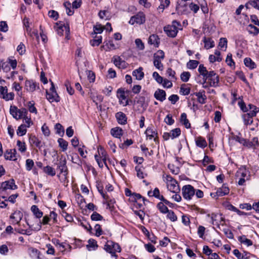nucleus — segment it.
<instances>
[{
  "label": "nucleus",
  "instance_id": "obj_1",
  "mask_svg": "<svg viewBox=\"0 0 259 259\" xmlns=\"http://www.w3.org/2000/svg\"><path fill=\"white\" fill-rule=\"evenodd\" d=\"M163 180L165 181L168 190L172 193H179L180 191V186L177 181L171 176L166 175L163 176Z\"/></svg>",
  "mask_w": 259,
  "mask_h": 259
},
{
  "label": "nucleus",
  "instance_id": "obj_2",
  "mask_svg": "<svg viewBox=\"0 0 259 259\" xmlns=\"http://www.w3.org/2000/svg\"><path fill=\"white\" fill-rule=\"evenodd\" d=\"M104 248L107 252L111 254L112 257H116L117 255L116 254V252H120L121 251L119 244L112 241H107Z\"/></svg>",
  "mask_w": 259,
  "mask_h": 259
},
{
  "label": "nucleus",
  "instance_id": "obj_3",
  "mask_svg": "<svg viewBox=\"0 0 259 259\" xmlns=\"http://www.w3.org/2000/svg\"><path fill=\"white\" fill-rule=\"evenodd\" d=\"M195 189L191 185H186L182 188V194L183 198L187 200H190L194 196Z\"/></svg>",
  "mask_w": 259,
  "mask_h": 259
},
{
  "label": "nucleus",
  "instance_id": "obj_4",
  "mask_svg": "<svg viewBox=\"0 0 259 259\" xmlns=\"http://www.w3.org/2000/svg\"><path fill=\"white\" fill-rule=\"evenodd\" d=\"M46 98L51 103L54 102H58L60 101V97L55 90L53 82H51V87L50 89L49 92L48 90L46 91Z\"/></svg>",
  "mask_w": 259,
  "mask_h": 259
},
{
  "label": "nucleus",
  "instance_id": "obj_5",
  "mask_svg": "<svg viewBox=\"0 0 259 259\" xmlns=\"http://www.w3.org/2000/svg\"><path fill=\"white\" fill-rule=\"evenodd\" d=\"M204 79L205 82L208 80L210 87H217L219 85V77L213 71H209Z\"/></svg>",
  "mask_w": 259,
  "mask_h": 259
},
{
  "label": "nucleus",
  "instance_id": "obj_6",
  "mask_svg": "<svg viewBox=\"0 0 259 259\" xmlns=\"http://www.w3.org/2000/svg\"><path fill=\"white\" fill-rule=\"evenodd\" d=\"M164 58V53L162 50H159L155 54L154 56L153 64L154 66L158 69L162 70L163 66L161 63V61Z\"/></svg>",
  "mask_w": 259,
  "mask_h": 259
},
{
  "label": "nucleus",
  "instance_id": "obj_7",
  "mask_svg": "<svg viewBox=\"0 0 259 259\" xmlns=\"http://www.w3.org/2000/svg\"><path fill=\"white\" fill-rule=\"evenodd\" d=\"M145 14L143 12H140L131 18L129 23L131 25L142 24L145 23Z\"/></svg>",
  "mask_w": 259,
  "mask_h": 259
},
{
  "label": "nucleus",
  "instance_id": "obj_8",
  "mask_svg": "<svg viewBox=\"0 0 259 259\" xmlns=\"http://www.w3.org/2000/svg\"><path fill=\"white\" fill-rule=\"evenodd\" d=\"M112 61L114 64L120 69H125L127 67V64L119 56H114L112 58Z\"/></svg>",
  "mask_w": 259,
  "mask_h": 259
},
{
  "label": "nucleus",
  "instance_id": "obj_9",
  "mask_svg": "<svg viewBox=\"0 0 259 259\" xmlns=\"http://www.w3.org/2000/svg\"><path fill=\"white\" fill-rule=\"evenodd\" d=\"M1 188L3 191L8 189L15 190L17 188V186L15 185L14 180L11 179L9 181L3 182Z\"/></svg>",
  "mask_w": 259,
  "mask_h": 259
},
{
  "label": "nucleus",
  "instance_id": "obj_10",
  "mask_svg": "<svg viewBox=\"0 0 259 259\" xmlns=\"http://www.w3.org/2000/svg\"><path fill=\"white\" fill-rule=\"evenodd\" d=\"M104 44V45L101 47V50H104L106 51H110L115 50L117 48L113 43V40L111 39L105 40Z\"/></svg>",
  "mask_w": 259,
  "mask_h": 259
},
{
  "label": "nucleus",
  "instance_id": "obj_11",
  "mask_svg": "<svg viewBox=\"0 0 259 259\" xmlns=\"http://www.w3.org/2000/svg\"><path fill=\"white\" fill-rule=\"evenodd\" d=\"M207 217L210 218L211 223L212 224L219 225L222 221H224V218L221 214L212 213L211 215L208 214Z\"/></svg>",
  "mask_w": 259,
  "mask_h": 259
},
{
  "label": "nucleus",
  "instance_id": "obj_12",
  "mask_svg": "<svg viewBox=\"0 0 259 259\" xmlns=\"http://www.w3.org/2000/svg\"><path fill=\"white\" fill-rule=\"evenodd\" d=\"M16 150L15 149L7 150L4 154L5 158L7 160L15 161L17 159Z\"/></svg>",
  "mask_w": 259,
  "mask_h": 259
},
{
  "label": "nucleus",
  "instance_id": "obj_13",
  "mask_svg": "<svg viewBox=\"0 0 259 259\" xmlns=\"http://www.w3.org/2000/svg\"><path fill=\"white\" fill-rule=\"evenodd\" d=\"M229 193V189L228 187H226L225 185H223L221 188H219L216 193L215 194L211 193V196L213 197V195L214 197L215 196H223L226 195H227Z\"/></svg>",
  "mask_w": 259,
  "mask_h": 259
},
{
  "label": "nucleus",
  "instance_id": "obj_14",
  "mask_svg": "<svg viewBox=\"0 0 259 259\" xmlns=\"http://www.w3.org/2000/svg\"><path fill=\"white\" fill-rule=\"evenodd\" d=\"M66 160H60L58 164V168L60 170V173L66 176L68 174V169L66 165Z\"/></svg>",
  "mask_w": 259,
  "mask_h": 259
},
{
  "label": "nucleus",
  "instance_id": "obj_15",
  "mask_svg": "<svg viewBox=\"0 0 259 259\" xmlns=\"http://www.w3.org/2000/svg\"><path fill=\"white\" fill-rule=\"evenodd\" d=\"M64 30L65 31L66 34V37H68L69 33V31H70L69 26L68 24H67L66 25H65L64 24H61V25H59V26L58 27V28L57 29V33L60 36L63 35V31Z\"/></svg>",
  "mask_w": 259,
  "mask_h": 259
},
{
  "label": "nucleus",
  "instance_id": "obj_16",
  "mask_svg": "<svg viewBox=\"0 0 259 259\" xmlns=\"http://www.w3.org/2000/svg\"><path fill=\"white\" fill-rule=\"evenodd\" d=\"M154 96L157 100L163 102L166 99V93L163 90L158 89L155 91Z\"/></svg>",
  "mask_w": 259,
  "mask_h": 259
},
{
  "label": "nucleus",
  "instance_id": "obj_17",
  "mask_svg": "<svg viewBox=\"0 0 259 259\" xmlns=\"http://www.w3.org/2000/svg\"><path fill=\"white\" fill-rule=\"evenodd\" d=\"M36 84L32 80H27L25 83V89L29 92H33L36 90Z\"/></svg>",
  "mask_w": 259,
  "mask_h": 259
},
{
  "label": "nucleus",
  "instance_id": "obj_18",
  "mask_svg": "<svg viewBox=\"0 0 259 259\" xmlns=\"http://www.w3.org/2000/svg\"><path fill=\"white\" fill-rule=\"evenodd\" d=\"M164 30L168 36L172 37H175L178 32V31L176 28H174V27H172L170 25L164 27Z\"/></svg>",
  "mask_w": 259,
  "mask_h": 259
},
{
  "label": "nucleus",
  "instance_id": "obj_19",
  "mask_svg": "<svg viewBox=\"0 0 259 259\" xmlns=\"http://www.w3.org/2000/svg\"><path fill=\"white\" fill-rule=\"evenodd\" d=\"M194 95L197 97V101L199 103L201 104L205 103L207 98L205 95V91L204 90L195 93Z\"/></svg>",
  "mask_w": 259,
  "mask_h": 259
},
{
  "label": "nucleus",
  "instance_id": "obj_20",
  "mask_svg": "<svg viewBox=\"0 0 259 259\" xmlns=\"http://www.w3.org/2000/svg\"><path fill=\"white\" fill-rule=\"evenodd\" d=\"M54 243L59 247L60 250L62 252L64 251L67 248H68L69 250H71V246L69 244L65 243H61L58 239H55L54 241Z\"/></svg>",
  "mask_w": 259,
  "mask_h": 259
},
{
  "label": "nucleus",
  "instance_id": "obj_21",
  "mask_svg": "<svg viewBox=\"0 0 259 259\" xmlns=\"http://www.w3.org/2000/svg\"><path fill=\"white\" fill-rule=\"evenodd\" d=\"M148 43L155 47H158L160 44V39L156 34L151 35L148 39Z\"/></svg>",
  "mask_w": 259,
  "mask_h": 259
},
{
  "label": "nucleus",
  "instance_id": "obj_22",
  "mask_svg": "<svg viewBox=\"0 0 259 259\" xmlns=\"http://www.w3.org/2000/svg\"><path fill=\"white\" fill-rule=\"evenodd\" d=\"M115 117L118 123L120 124H125L126 123L127 118L124 113L122 112H118L116 113Z\"/></svg>",
  "mask_w": 259,
  "mask_h": 259
},
{
  "label": "nucleus",
  "instance_id": "obj_23",
  "mask_svg": "<svg viewBox=\"0 0 259 259\" xmlns=\"http://www.w3.org/2000/svg\"><path fill=\"white\" fill-rule=\"evenodd\" d=\"M10 112L12 116L17 120L21 118L20 114L19 113V109L15 106H11L10 108Z\"/></svg>",
  "mask_w": 259,
  "mask_h": 259
},
{
  "label": "nucleus",
  "instance_id": "obj_24",
  "mask_svg": "<svg viewBox=\"0 0 259 259\" xmlns=\"http://www.w3.org/2000/svg\"><path fill=\"white\" fill-rule=\"evenodd\" d=\"M246 30L253 36H256L259 34V29L253 24L248 25L246 27Z\"/></svg>",
  "mask_w": 259,
  "mask_h": 259
},
{
  "label": "nucleus",
  "instance_id": "obj_25",
  "mask_svg": "<svg viewBox=\"0 0 259 259\" xmlns=\"http://www.w3.org/2000/svg\"><path fill=\"white\" fill-rule=\"evenodd\" d=\"M23 217L22 213L20 211H15L10 217L14 223L18 224Z\"/></svg>",
  "mask_w": 259,
  "mask_h": 259
},
{
  "label": "nucleus",
  "instance_id": "obj_26",
  "mask_svg": "<svg viewBox=\"0 0 259 259\" xmlns=\"http://www.w3.org/2000/svg\"><path fill=\"white\" fill-rule=\"evenodd\" d=\"M132 74L137 80H140L142 79L144 76V73L143 72V68L140 67L138 69L134 70Z\"/></svg>",
  "mask_w": 259,
  "mask_h": 259
},
{
  "label": "nucleus",
  "instance_id": "obj_27",
  "mask_svg": "<svg viewBox=\"0 0 259 259\" xmlns=\"http://www.w3.org/2000/svg\"><path fill=\"white\" fill-rule=\"evenodd\" d=\"M28 253L32 259H41L40 257V251L34 248H29Z\"/></svg>",
  "mask_w": 259,
  "mask_h": 259
},
{
  "label": "nucleus",
  "instance_id": "obj_28",
  "mask_svg": "<svg viewBox=\"0 0 259 259\" xmlns=\"http://www.w3.org/2000/svg\"><path fill=\"white\" fill-rule=\"evenodd\" d=\"M203 41L204 43V48L207 50L212 48L215 46L214 41L211 38H207L204 36Z\"/></svg>",
  "mask_w": 259,
  "mask_h": 259
},
{
  "label": "nucleus",
  "instance_id": "obj_29",
  "mask_svg": "<svg viewBox=\"0 0 259 259\" xmlns=\"http://www.w3.org/2000/svg\"><path fill=\"white\" fill-rule=\"evenodd\" d=\"M29 142L34 145L39 149H40L43 146L41 141L35 136H32L29 137Z\"/></svg>",
  "mask_w": 259,
  "mask_h": 259
},
{
  "label": "nucleus",
  "instance_id": "obj_30",
  "mask_svg": "<svg viewBox=\"0 0 259 259\" xmlns=\"http://www.w3.org/2000/svg\"><path fill=\"white\" fill-rule=\"evenodd\" d=\"M148 195L150 197L153 196L161 201L164 198L162 195H160L159 190L157 188H155L153 191H149Z\"/></svg>",
  "mask_w": 259,
  "mask_h": 259
},
{
  "label": "nucleus",
  "instance_id": "obj_31",
  "mask_svg": "<svg viewBox=\"0 0 259 259\" xmlns=\"http://www.w3.org/2000/svg\"><path fill=\"white\" fill-rule=\"evenodd\" d=\"M98 152L99 155L101 156V158H102L103 162H104L105 166L108 167L106 160L107 157V154L106 152L105 151L104 148L102 147H100L98 149Z\"/></svg>",
  "mask_w": 259,
  "mask_h": 259
},
{
  "label": "nucleus",
  "instance_id": "obj_32",
  "mask_svg": "<svg viewBox=\"0 0 259 259\" xmlns=\"http://www.w3.org/2000/svg\"><path fill=\"white\" fill-rule=\"evenodd\" d=\"M97 241L93 239H90L88 241V244L87 245V248L89 251L95 250L98 248Z\"/></svg>",
  "mask_w": 259,
  "mask_h": 259
},
{
  "label": "nucleus",
  "instance_id": "obj_33",
  "mask_svg": "<svg viewBox=\"0 0 259 259\" xmlns=\"http://www.w3.org/2000/svg\"><path fill=\"white\" fill-rule=\"evenodd\" d=\"M111 134L115 138H120L123 135L122 130L118 127L111 130Z\"/></svg>",
  "mask_w": 259,
  "mask_h": 259
},
{
  "label": "nucleus",
  "instance_id": "obj_34",
  "mask_svg": "<svg viewBox=\"0 0 259 259\" xmlns=\"http://www.w3.org/2000/svg\"><path fill=\"white\" fill-rule=\"evenodd\" d=\"M180 122L183 124L186 128H189L191 126V124L187 118V114L185 113H183L181 115Z\"/></svg>",
  "mask_w": 259,
  "mask_h": 259
},
{
  "label": "nucleus",
  "instance_id": "obj_35",
  "mask_svg": "<svg viewBox=\"0 0 259 259\" xmlns=\"http://www.w3.org/2000/svg\"><path fill=\"white\" fill-rule=\"evenodd\" d=\"M196 145L201 148H204L207 146V142L204 138L198 137L196 139Z\"/></svg>",
  "mask_w": 259,
  "mask_h": 259
},
{
  "label": "nucleus",
  "instance_id": "obj_36",
  "mask_svg": "<svg viewBox=\"0 0 259 259\" xmlns=\"http://www.w3.org/2000/svg\"><path fill=\"white\" fill-rule=\"evenodd\" d=\"M31 210L36 218L39 219L42 217V212L39 209L36 205H32L31 207Z\"/></svg>",
  "mask_w": 259,
  "mask_h": 259
},
{
  "label": "nucleus",
  "instance_id": "obj_37",
  "mask_svg": "<svg viewBox=\"0 0 259 259\" xmlns=\"http://www.w3.org/2000/svg\"><path fill=\"white\" fill-rule=\"evenodd\" d=\"M94 37V39L90 40V44L92 46H99L102 42V37L101 36H93Z\"/></svg>",
  "mask_w": 259,
  "mask_h": 259
},
{
  "label": "nucleus",
  "instance_id": "obj_38",
  "mask_svg": "<svg viewBox=\"0 0 259 259\" xmlns=\"http://www.w3.org/2000/svg\"><path fill=\"white\" fill-rule=\"evenodd\" d=\"M254 116H251L250 113H246L242 115V118L245 125L251 124L252 123V117Z\"/></svg>",
  "mask_w": 259,
  "mask_h": 259
},
{
  "label": "nucleus",
  "instance_id": "obj_39",
  "mask_svg": "<svg viewBox=\"0 0 259 259\" xmlns=\"http://www.w3.org/2000/svg\"><path fill=\"white\" fill-rule=\"evenodd\" d=\"M244 63L246 67L250 69H254L256 67L255 63L250 58H245L244 59Z\"/></svg>",
  "mask_w": 259,
  "mask_h": 259
},
{
  "label": "nucleus",
  "instance_id": "obj_40",
  "mask_svg": "<svg viewBox=\"0 0 259 259\" xmlns=\"http://www.w3.org/2000/svg\"><path fill=\"white\" fill-rule=\"evenodd\" d=\"M104 29V27L101 24H97L93 27V32L92 33V34L93 36L94 35L100 34L103 32Z\"/></svg>",
  "mask_w": 259,
  "mask_h": 259
},
{
  "label": "nucleus",
  "instance_id": "obj_41",
  "mask_svg": "<svg viewBox=\"0 0 259 259\" xmlns=\"http://www.w3.org/2000/svg\"><path fill=\"white\" fill-rule=\"evenodd\" d=\"M258 144V138L257 137H254L251 141L246 140L245 145L248 148H251L252 147H254L255 145Z\"/></svg>",
  "mask_w": 259,
  "mask_h": 259
},
{
  "label": "nucleus",
  "instance_id": "obj_42",
  "mask_svg": "<svg viewBox=\"0 0 259 259\" xmlns=\"http://www.w3.org/2000/svg\"><path fill=\"white\" fill-rule=\"evenodd\" d=\"M238 240L241 243H243L247 246H249L252 245V241L249 239H247L244 235L239 237Z\"/></svg>",
  "mask_w": 259,
  "mask_h": 259
},
{
  "label": "nucleus",
  "instance_id": "obj_43",
  "mask_svg": "<svg viewBox=\"0 0 259 259\" xmlns=\"http://www.w3.org/2000/svg\"><path fill=\"white\" fill-rule=\"evenodd\" d=\"M164 204L163 202H160L157 205V208L162 213H166L169 210L167 207Z\"/></svg>",
  "mask_w": 259,
  "mask_h": 259
},
{
  "label": "nucleus",
  "instance_id": "obj_44",
  "mask_svg": "<svg viewBox=\"0 0 259 259\" xmlns=\"http://www.w3.org/2000/svg\"><path fill=\"white\" fill-rule=\"evenodd\" d=\"M145 134L147 136V137L150 140L154 138L155 136L156 135L154 129L151 127H148L145 132Z\"/></svg>",
  "mask_w": 259,
  "mask_h": 259
},
{
  "label": "nucleus",
  "instance_id": "obj_45",
  "mask_svg": "<svg viewBox=\"0 0 259 259\" xmlns=\"http://www.w3.org/2000/svg\"><path fill=\"white\" fill-rule=\"evenodd\" d=\"M56 133L60 136L62 137L64 134V129L60 123H56L55 126Z\"/></svg>",
  "mask_w": 259,
  "mask_h": 259
},
{
  "label": "nucleus",
  "instance_id": "obj_46",
  "mask_svg": "<svg viewBox=\"0 0 259 259\" xmlns=\"http://www.w3.org/2000/svg\"><path fill=\"white\" fill-rule=\"evenodd\" d=\"M199 64V62L197 60H190L187 63V67L189 69H195Z\"/></svg>",
  "mask_w": 259,
  "mask_h": 259
},
{
  "label": "nucleus",
  "instance_id": "obj_47",
  "mask_svg": "<svg viewBox=\"0 0 259 259\" xmlns=\"http://www.w3.org/2000/svg\"><path fill=\"white\" fill-rule=\"evenodd\" d=\"M17 146L18 148V150L21 152L24 153L26 151V145L25 142H21L20 140L17 141Z\"/></svg>",
  "mask_w": 259,
  "mask_h": 259
},
{
  "label": "nucleus",
  "instance_id": "obj_48",
  "mask_svg": "<svg viewBox=\"0 0 259 259\" xmlns=\"http://www.w3.org/2000/svg\"><path fill=\"white\" fill-rule=\"evenodd\" d=\"M103 197L106 200L107 205L109 207L111 208L113 206L114 204L115 203L114 199L110 198L108 195H105V194H103Z\"/></svg>",
  "mask_w": 259,
  "mask_h": 259
},
{
  "label": "nucleus",
  "instance_id": "obj_49",
  "mask_svg": "<svg viewBox=\"0 0 259 259\" xmlns=\"http://www.w3.org/2000/svg\"><path fill=\"white\" fill-rule=\"evenodd\" d=\"M26 132V126L24 124H21L20 125L17 131V134L19 136H23L25 135Z\"/></svg>",
  "mask_w": 259,
  "mask_h": 259
},
{
  "label": "nucleus",
  "instance_id": "obj_50",
  "mask_svg": "<svg viewBox=\"0 0 259 259\" xmlns=\"http://www.w3.org/2000/svg\"><path fill=\"white\" fill-rule=\"evenodd\" d=\"M59 146L62 148L63 151H65L67 149L68 142L62 138H59L58 140Z\"/></svg>",
  "mask_w": 259,
  "mask_h": 259
},
{
  "label": "nucleus",
  "instance_id": "obj_51",
  "mask_svg": "<svg viewBox=\"0 0 259 259\" xmlns=\"http://www.w3.org/2000/svg\"><path fill=\"white\" fill-rule=\"evenodd\" d=\"M198 72L199 73L203 76V79L205 77V76L207 75L208 73L209 72L205 67L204 66L203 64H200L198 68Z\"/></svg>",
  "mask_w": 259,
  "mask_h": 259
},
{
  "label": "nucleus",
  "instance_id": "obj_52",
  "mask_svg": "<svg viewBox=\"0 0 259 259\" xmlns=\"http://www.w3.org/2000/svg\"><path fill=\"white\" fill-rule=\"evenodd\" d=\"M44 170L48 175L51 176H54L56 175L55 169L50 166H47L44 167Z\"/></svg>",
  "mask_w": 259,
  "mask_h": 259
},
{
  "label": "nucleus",
  "instance_id": "obj_53",
  "mask_svg": "<svg viewBox=\"0 0 259 259\" xmlns=\"http://www.w3.org/2000/svg\"><path fill=\"white\" fill-rule=\"evenodd\" d=\"M169 133L171 136V139H174L180 135L181 130L179 128H176L171 130Z\"/></svg>",
  "mask_w": 259,
  "mask_h": 259
},
{
  "label": "nucleus",
  "instance_id": "obj_54",
  "mask_svg": "<svg viewBox=\"0 0 259 259\" xmlns=\"http://www.w3.org/2000/svg\"><path fill=\"white\" fill-rule=\"evenodd\" d=\"M248 107L249 108V113H250L251 116H255L256 113L259 111L258 108L252 104H249Z\"/></svg>",
  "mask_w": 259,
  "mask_h": 259
},
{
  "label": "nucleus",
  "instance_id": "obj_55",
  "mask_svg": "<svg viewBox=\"0 0 259 259\" xmlns=\"http://www.w3.org/2000/svg\"><path fill=\"white\" fill-rule=\"evenodd\" d=\"M167 218L169 219L171 222H176L178 218L175 212L171 210H169L167 212Z\"/></svg>",
  "mask_w": 259,
  "mask_h": 259
},
{
  "label": "nucleus",
  "instance_id": "obj_56",
  "mask_svg": "<svg viewBox=\"0 0 259 259\" xmlns=\"http://www.w3.org/2000/svg\"><path fill=\"white\" fill-rule=\"evenodd\" d=\"M142 199L143 203H144L145 201V198L143 197L140 194L133 193V197L131 199V200L134 202H137L138 200H140Z\"/></svg>",
  "mask_w": 259,
  "mask_h": 259
},
{
  "label": "nucleus",
  "instance_id": "obj_57",
  "mask_svg": "<svg viewBox=\"0 0 259 259\" xmlns=\"http://www.w3.org/2000/svg\"><path fill=\"white\" fill-rule=\"evenodd\" d=\"M166 75L171 79L174 80L177 79L176 77V72L171 68H168L166 71Z\"/></svg>",
  "mask_w": 259,
  "mask_h": 259
},
{
  "label": "nucleus",
  "instance_id": "obj_58",
  "mask_svg": "<svg viewBox=\"0 0 259 259\" xmlns=\"http://www.w3.org/2000/svg\"><path fill=\"white\" fill-rule=\"evenodd\" d=\"M27 107L29 109V111L35 114L37 113V109L34 106V103L33 101H29L27 103Z\"/></svg>",
  "mask_w": 259,
  "mask_h": 259
},
{
  "label": "nucleus",
  "instance_id": "obj_59",
  "mask_svg": "<svg viewBox=\"0 0 259 259\" xmlns=\"http://www.w3.org/2000/svg\"><path fill=\"white\" fill-rule=\"evenodd\" d=\"M191 76L190 72L187 71H184L181 74V79L184 82H187Z\"/></svg>",
  "mask_w": 259,
  "mask_h": 259
},
{
  "label": "nucleus",
  "instance_id": "obj_60",
  "mask_svg": "<svg viewBox=\"0 0 259 259\" xmlns=\"http://www.w3.org/2000/svg\"><path fill=\"white\" fill-rule=\"evenodd\" d=\"M227 39L226 38L222 37L220 39L219 43V46L222 48H225L226 50L227 48Z\"/></svg>",
  "mask_w": 259,
  "mask_h": 259
},
{
  "label": "nucleus",
  "instance_id": "obj_61",
  "mask_svg": "<svg viewBox=\"0 0 259 259\" xmlns=\"http://www.w3.org/2000/svg\"><path fill=\"white\" fill-rule=\"evenodd\" d=\"M34 162L33 161V160L31 159H27L26 160V164H25V166H26V169L27 171H30L32 169V167H33L34 166Z\"/></svg>",
  "mask_w": 259,
  "mask_h": 259
},
{
  "label": "nucleus",
  "instance_id": "obj_62",
  "mask_svg": "<svg viewBox=\"0 0 259 259\" xmlns=\"http://www.w3.org/2000/svg\"><path fill=\"white\" fill-rule=\"evenodd\" d=\"M226 62L228 64V65L230 67L235 66V62L233 61L232 57V54L231 53H229L226 59Z\"/></svg>",
  "mask_w": 259,
  "mask_h": 259
},
{
  "label": "nucleus",
  "instance_id": "obj_63",
  "mask_svg": "<svg viewBox=\"0 0 259 259\" xmlns=\"http://www.w3.org/2000/svg\"><path fill=\"white\" fill-rule=\"evenodd\" d=\"M152 77L156 81V82L159 84L162 83L163 80V78L159 75L158 72H154L152 74Z\"/></svg>",
  "mask_w": 259,
  "mask_h": 259
},
{
  "label": "nucleus",
  "instance_id": "obj_64",
  "mask_svg": "<svg viewBox=\"0 0 259 259\" xmlns=\"http://www.w3.org/2000/svg\"><path fill=\"white\" fill-rule=\"evenodd\" d=\"M91 218L92 220L95 221H101L103 219V217L101 215H100L99 213L96 211L93 213V214L91 215Z\"/></svg>",
  "mask_w": 259,
  "mask_h": 259
}]
</instances>
